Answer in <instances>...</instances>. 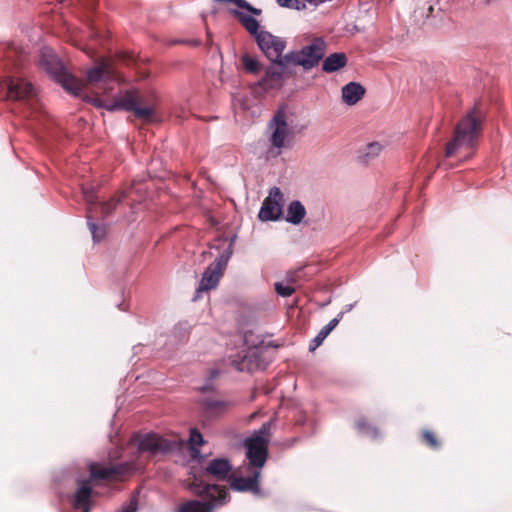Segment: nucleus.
Segmentation results:
<instances>
[{"mask_svg":"<svg viewBox=\"0 0 512 512\" xmlns=\"http://www.w3.org/2000/svg\"><path fill=\"white\" fill-rule=\"evenodd\" d=\"M135 469V465L129 462H123L111 466H103L93 462L89 465L90 477L77 478L76 490L69 495V501L74 508L92 505V500L96 492L93 490L94 480H117L129 475Z\"/></svg>","mask_w":512,"mask_h":512,"instance_id":"f257e3e1","label":"nucleus"},{"mask_svg":"<svg viewBox=\"0 0 512 512\" xmlns=\"http://www.w3.org/2000/svg\"><path fill=\"white\" fill-rule=\"evenodd\" d=\"M189 487L201 499L187 501L180 506L178 512H213L230 500L229 492L225 486L206 484L195 479Z\"/></svg>","mask_w":512,"mask_h":512,"instance_id":"f03ea898","label":"nucleus"},{"mask_svg":"<svg viewBox=\"0 0 512 512\" xmlns=\"http://www.w3.org/2000/svg\"><path fill=\"white\" fill-rule=\"evenodd\" d=\"M82 194L87 203V225L95 243L100 242L106 235V227L98 226L95 222L98 212L101 218H107L125 198V193L114 195L110 200L97 203L94 187H82Z\"/></svg>","mask_w":512,"mask_h":512,"instance_id":"7ed1b4c3","label":"nucleus"},{"mask_svg":"<svg viewBox=\"0 0 512 512\" xmlns=\"http://www.w3.org/2000/svg\"><path fill=\"white\" fill-rule=\"evenodd\" d=\"M40 66L69 93L81 96L84 83L73 76L49 47H43L39 59Z\"/></svg>","mask_w":512,"mask_h":512,"instance_id":"20e7f679","label":"nucleus"},{"mask_svg":"<svg viewBox=\"0 0 512 512\" xmlns=\"http://www.w3.org/2000/svg\"><path fill=\"white\" fill-rule=\"evenodd\" d=\"M327 52V42L322 37H314L300 50H293L284 55V62L301 66L305 71L316 67Z\"/></svg>","mask_w":512,"mask_h":512,"instance_id":"39448f33","label":"nucleus"},{"mask_svg":"<svg viewBox=\"0 0 512 512\" xmlns=\"http://www.w3.org/2000/svg\"><path fill=\"white\" fill-rule=\"evenodd\" d=\"M87 83L93 85L92 95H87L84 100L93 105V99L112 100L107 97L108 93L114 90L115 77L108 62L89 69L86 73Z\"/></svg>","mask_w":512,"mask_h":512,"instance_id":"423d86ee","label":"nucleus"},{"mask_svg":"<svg viewBox=\"0 0 512 512\" xmlns=\"http://www.w3.org/2000/svg\"><path fill=\"white\" fill-rule=\"evenodd\" d=\"M479 123L468 113L456 126L453 139L447 144L445 157H452L459 149L472 148L478 136Z\"/></svg>","mask_w":512,"mask_h":512,"instance_id":"0eeeda50","label":"nucleus"},{"mask_svg":"<svg viewBox=\"0 0 512 512\" xmlns=\"http://www.w3.org/2000/svg\"><path fill=\"white\" fill-rule=\"evenodd\" d=\"M138 100L139 96L137 91H126L123 95L114 96L112 100L95 98L93 99V105L108 111H133L137 118L150 120L154 113L152 107H139Z\"/></svg>","mask_w":512,"mask_h":512,"instance_id":"6e6552de","label":"nucleus"},{"mask_svg":"<svg viewBox=\"0 0 512 512\" xmlns=\"http://www.w3.org/2000/svg\"><path fill=\"white\" fill-rule=\"evenodd\" d=\"M232 254L233 243L231 242L203 272L194 300L200 298L203 292L217 287Z\"/></svg>","mask_w":512,"mask_h":512,"instance_id":"1a4fd4ad","label":"nucleus"},{"mask_svg":"<svg viewBox=\"0 0 512 512\" xmlns=\"http://www.w3.org/2000/svg\"><path fill=\"white\" fill-rule=\"evenodd\" d=\"M0 87L4 91L6 98L16 101H26L32 112L36 113L35 102H36V89L33 84L20 76L7 77Z\"/></svg>","mask_w":512,"mask_h":512,"instance_id":"9d476101","label":"nucleus"},{"mask_svg":"<svg viewBox=\"0 0 512 512\" xmlns=\"http://www.w3.org/2000/svg\"><path fill=\"white\" fill-rule=\"evenodd\" d=\"M256 43L262 53L270 60L271 63H279L284 65L283 52L287 46L284 38L273 35L271 32L261 30L255 37Z\"/></svg>","mask_w":512,"mask_h":512,"instance_id":"9b49d317","label":"nucleus"},{"mask_svg":"<svg viewBox=\"0 0 512 512\" xmlns=\"http://www.w3.org/2000/svg\"><path fill=\"white\" fill-rule=\"evenodd\" d=\"M182 441L165 439L155 433L139 436L138 450L151 456L165 454L180 448Z\"/></svg>","mask_w":512,"mask_h":512,"instance_id":"f8f14e48","label":"nucleus"},{"mask_svg":"<svg viewBox=\"0 0 512 512\" xmlns=\"http://www.w3.org/2000/svg\"><path fill=\"white\" fill-rule=\"evenodd\" d=\"M219 3H233L238 8L246 10L248 13L244 11H240L234 9L231 13L238 19V21L242 24V26L255 38L257 34L260 33L259 30V22L256 20L254 16H259L262 11L256 7H253L246 0H215Z\"/></svg>","mask_w":512,"mask_h":512,"instance_id":"ddd939ff","label":"nucleus"},{"mask_svg":"<svg viewBox=\"0 0 512 512\" xmlns=\"http://www.w3.org/2000/svg\"><path fill=\"white\" fill-rule=\"evenodd\" d=\"M268 129L271 132L269 141L274 149H277L276 155L281 153V149L286 145V139L291 133L287 123L286 113L278 110L269 121Z\"/></svg>","mask_w":512,"mask_h":512,"instance_id":"4468645a","label":"nucleus"},{"mask_svg":"<svg viewBox=\"0 0 512 512\" xmlns=\"http://www.w3.org/2000/svg\"><path fill=\"white\" fill-rule=\"evenodd\" d=\"M232 366L240 372H253L266 368L258 348H245L240 353L230 355Z\"/></svg>","mask_w":512,"mask_h":512,"instance_id":"2eb2a0df","label":"nucleus"},{"mask_svg":"<svg viewBox=\"0 0 512 512\" xmlns=\"http://www.w3.org/2000/svg\"><path fill=\"white\" fill-rule=\"evenodd\" d=\"M245 447L249 461L247 469H259L261 472L268 457V439L263 436H254L246 440Z\"/></svg>","mask_w":512,"mask_h":512,"instance_id":"dca6fc26","label":"nucleus"},{"mask_svg":"<svg viewBox=\"0 0 512 512\" xmlns=\"http://www.w3.org/2000/svg\"><path fill=\"white\" fill-rule=\"evenodd\" d=\"M284 195L280 188L270 189L268 196L264 199L258 217L261 221H277L282 216Z\"/></svg>","mask_w":512,"mask_h":512,"instance_id":"f3484780","label":"nucleus"},{"mask_svg":"<svg viewBox=\"0 0 512 512\" xmlns=\"http://www.w3.org/2000/svg\"><path fill=\"white\" fill-rule=\"evenodd\" d=\"M248 475H232L230 477V488L236 492H249L253 495L262 496L260 489V471L259 469H247Z\"/></svg>","mask_w":512,"mask_h":512,"instance_id":"a211bd4d","label":"nucleus"},{"mask_svg":"<svg viewBox=\"0 0 512 512\" xmlns=\"http://www.w3.org/2000/svg\"><path fill=\"white\" fill-rule=\"evenodd\" d=\"M289 64L290 63H285L282 66L279 63H271V65L265 69V74L258 81L257 85L264 90L278 89L282 87Z\"/></svg>","mask_w":512,"mask_h":512,"instance_id":"6ab92c4d","label":"nucleus"},{"mask_svg":"<svg viewBox=\"0 0 512 512\" xmlns=\"http://www.w3.org/2000/svg\"><path fill=\"white\" fill-rule=\"evenodd\" d=\"M232 471V464L227 458L212 459L204 469L205 474L218 480H225Z\"/></svg>","mask_w":512,"mask_h":512,"instance_id":"aec40b11","label":"nucleus"},{"mask_svg":"<svg viewBox=\"0 0 512 512\" xmlns=\"http://www.w3.org/2000/svg\"><path fill=\"white\" fill-rule=\"evenodd\" d=\"M365 95V88L357 82H349L341 90L342 101L347 105H355Z\"/></svg>","mask_w":512,"mask_h":512,"instance_id":"412c9836","label":"nucleus"},{"mask_svg":"<svg viewBox=\"0 0 512 512\" xmlns=\"http://www.w3.org/2000/svg\"><path fill=\"white\" fill-rule=\"evenodd\" d=\"M348 59L345 53L335 52L327 56L322 62V70L326 73H333L347 65Z\"/></svg>","mask_w":512,"mask_h":512,"instance_id":"4be33fe9","label":"nucleus"},{"mask_svg":"<svg viewBox=\"0 0 512 512\" xmlns=\"http://www.w3.org/2000/svg\"><path fill=\"white\" fill-rule=\"evenodd\" d=\"M344 312H339L338 315L329 321L327 325H325L318 334L313 338V340L310 342L309 350L314 351L317 349L323 341L326 339V337L337 327L340 320L343 318Z\"/></svg>","mask_w":512,"mask_h":512,"instance_id":"5701e85b","label":"nucleus"},{"mask_svg":"<svg viewBox=\"0 0 512 512\" xmlns=\"http://www.w3.org/2000/svg\"><path fill=\"white\" fill-rule=\"evenodd\" d=\"M305 215V206L299 200H293L287 206L285 220L290 224L298 225L303 221Z\"/></svg>","mask_w":512,"mask_h":512,"instance_id":"b1692460","label":"nucleus"},{"mask_svg":"<svg viewBox=\"0 0 512 512\" xmlns=\"http://www.w3.org/2000/svg\"><path fill=\"white\" fill-rule=\"evenodd\" d=\"M355 428L359 434L371 439H377L380 436L378 429L372 426L365 418H359L355 422Z\"/></svg>","mask_w":512,"mask_h":512,"instance_id":"393cba45","label":"nucleus"},{"mask_svg":"<svg viewBox=\"0 0 512 512\" xmlns=\"http://www.w3.org/2000/svg\"><path fill=\"white\" fill-rule=\"evenodd\" d=\"M240 60H241V64H242L243 68L248 73L258 74L262 70V65L258 61V59L247 54V53L242 55Z\"/></svg>","mask_w":512,"mask_h":512,"instance_id":"a878e982","label":"nucleus"},{"mask_svg":"<svg viewBox=\"0 0 512 512\" xmlns=\"http://www.w3.org/2000/svg\"><path fill=\"white\" fill-rule=\"evenodd\" d=\"M384 149V145L380 142L374 141L367 144L361 154V158L365 162L370 161L376 158Z\"/></svg>","mask_w":512,"mask_h":512,"instance_id":"bb28decb","label":"nucleus"},{"mask_svg":"<svg viewBox=\"0 0 512 512\" xmlns=\"http://www.w3.org/2000/svg\"><path fill=\"white\" fill-rule=\"evenodd\" d=\"M188 441L192 450L193 457L196 458L200 454L199 446L204 444L203 436L196 428H193L190 430Z\"/></svg>","mask_w":512,"mask_h":512,"instance_id":"cd10ccee","label":"nucleus"},{"mask_svg":"<svg viewBox=\"0 0 512 512\" xmlns=\"http://www.w3.org/2000/svg\"><path fill=\"white\" fill-rule=\"evenodd\" d=\"M25 54L26 52L22 47H19L13 43L7 47L5 57L8 61L14 62L16 58L23 59Z\"/></svg>","mask_w":512,"mask_h":512,"instance_id":"c85d7f7f","label":"nucleus"},{"mask_svg":"<svg viewBox=\"0 0 512 512\" xmlns=\"http://www.w3.org/2000/svg\"><path fill=\"white\" fill-rule=\"evenodd\" d=\"M230 405L229 402L224 400H206L205 406L209 411H224Z\"/></svg>","mask_w":512,"mask_h":512,"instance_id":"c756f323","label":"nucleus"},{"mask_svg":"<svg viewBox=\"0 0 512 512\" xmlns=\"http://www.w3.org/2000/svg\"><path fill=\"white\" fill-rule=\"evenodd\" d=\"M274 286L277 294L282 297H289L295 292L294 287L290 285H284L283 283L280 282L275 283Z\"/></svg>","mask_w":512,"mask_h":512,"instance_id":"7c9ffc66","label":"nucleus"},{"mask_svg":"<svg viewBox=\"0 0 512 512\" xmlns=\"http://www.w3.org/2000/svg\"><path fill=\"white\" fill-rule=\"evenodd\" d=\"M138 499L136 496L131 497L130 501L123 505L117 512H137Z\"/></svg>","mask_w":512,"mask_h":512,"instance_id":"2f4dec72","label":"nucleus"},{"mask_svg":"<svg viewBox=\"0 0 512 512\" xmlns=\"http://www.w3.org/2000/svg\"><path fill=\"white\" fill-rule=\"evenodd\" d=\"M423 440L434 449H437L439 447V442L436 439L435 435L431 433L430 431H424L423 432Z\"/></svg>","mask_w":512,"mask_h":512,"instance_id":"473e14b6","label":"nucleus"},{"mask_svg":"<svg viewBox=\"0 0 512 512\" xmlns=\"http://www.w3.org/2000/svg\"><path fill=\"white\" fill-rule=\"evenodd\" d=\"M272 424L273 420L263 423L255 436H263L264 438L265 436H269Z\"/></svg>","mask_w":512,"mask_h":512,"instance_id":"72a5a7b5","label":"nucleus"},{"mask_svg":"<svg viewBox=\"0 0 512 512\" xmlns=\"http://www.w3.org/2000/svg\"><path fill=\"white\" fill-rule=\"evenodd\" d=\"M354 306H355V303L354 304H348V305H346L344 307V309L341 312H344V314L347 313V312H350L354 308Z\"/></svg>","mask_w":512,"mask_h":512,"instance_id":"f704fd0d","label":"nucleus"},{"mask_svg":"<svg viewBox=\"0 0 512 512\" xmlns=\"http://www.w3.org/2000/svg\"><path fill=\"white\" fill-rule=\"evenodd\" d=\"M91 506H92V505L83 506V507H82V508H80V509H81V510H83V512H90Z\"/></svg>","mask_w":512,"mask_h":512,"instance_id":"c9c22d12","label":"nucleus"},{"mask_svg":"<svg viewBox=\"0 0 512 512\" xmlns=\"http://www.w3.org/2000/svg\"><path fill=\"white\" fill-rule=\"evenodd\" d=\"M118 308H119V310H121V311H126V310H127V308L124 306V303L119 304V305H118Z\"/></svg>","mask_w":512,"mask_h":512,"instance_id":"e433bc0d","label":"nucleus"},{"mask_svg":"<svg viewBox=\"0 0 512 512\" xmlns=\"http://www.w3.org/2000/svg\"><path fill=\"white\" fill-rule=\"evenodd\" d=\"M217 374H218V372H217V371H213V372H212V377H216V375H217Z\"/></svg>","mask_w":512,"mask_h":512,"instance_id":"4c0bfd02","label":"nucleus"},{"mask_svg":"<svg viewBox=\"0 0 512 512\" xmlns=\"http://www.w3.org/2000/svg\"><path fill=\"white\" fill-rule=\"evenodd\" d=\"M59 3H63L65 0H57Z\"/></svg>","mask_w":512,"mask_h":512,"instance_id":"58836bf2","label":"nucleus"}]
</instances>
